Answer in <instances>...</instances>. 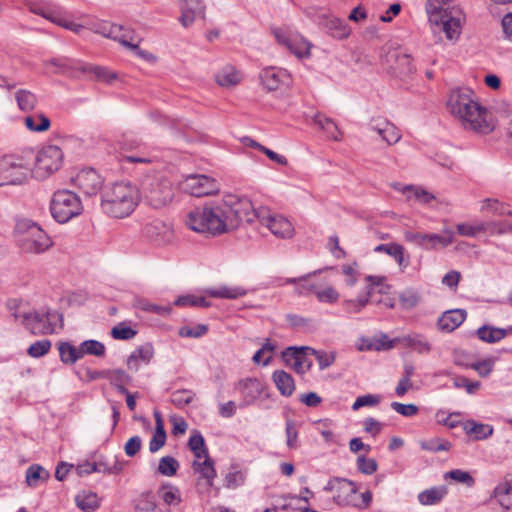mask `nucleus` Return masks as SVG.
Returning a JSON list of instances; mask_svg holds the SVG:
<instances>
[{
	"label": "nucleus",
	"instance_id": "obj_1",
	"mask_svg": "<svg viewBox=\"0 0 512 512\" xmlns=\"http://www.w3.org/2000/svg\"><path fill=\"white\" fill-rule=\"evenodd\" d=\"M254 214L249 200L228 195L194 208L187 214L186 225L197 233L217 236L236 229L242 222H252Z\"/></svg>",
	"mask_w": 512,
	"mask_h": 512
},
{
	"label": "nucleus",
	"instance_id": "obj_2",
	"mask_svg": "<svg viewBox=\"0 0 512 512\" xmlns=\"http://www.w3.org/2000/svg\"><path fill=\"white\" fill-rule=\"evenodd\" d=\"M450 113L465 129L488 134L494 129L491 114L475 98L469 88L452 90L447 102Z\"/></svg>",
	"mask_w": 512,
	"mask_h": 512
},
{
	"label": "nucleus",
	"instance_id": "obj_3",
	"mask_svg": "<svg viewBox=\"0 0 512 512\" xmlns=\"http://www.w3.org/2000/svg\"><path fill=\"white\" fill-rule=\"evenodd\" d=\"M141 201L139 188L131 182H116L107 186L101 195L102 211L113 218L130 216Z\"/></svg>",
	"mask_w": 512,
	"mask_h": 512
},
{
	"label": "nucleus",
	"instance_id": "obj_4",
	"mask_svg": "<svg viewBox=\"0 0 512 512\" xmlns=\"http://www.w3.org/2000/svg\"><path fill=\"white\" fill-rule=\"evenodd\" d=\"M426 12L434 33L444 32L449 40L459 38L464 15L454 0H428Z\"/></svg>",
	"mask_w": 512,
	"mask_h": 512
},
{
	"label": "nucleus",
	"instance_id": "obj_5",
	"mask_svg": "<svg viewBox=\"0 0 512 512\" xmlns=\"http://www.w3.org/2000/svg\"><path fill=\"white\" fill-rule=\"evenodd\" d=\"M323 490L333 493V500L339 506H352L363 509L369 507L372 501V493L370 491L358 494L356 484L346 478L333 477L329 479Z\"/></svg>",
	"mask_w": 512,
	"mask_h": 512
},
{
	"label": "nucleus",
	"instance_id": "obj_6",
	"mask_svg": "<svg viewBox=\"0 0 512 512\" xmlns=\"http://www.w3.org/2000/svg\"><path fill=\"white\" fill-rule=\"evenodd\" d=\"M17 242L25 253L40 254L47 251L53 242L48 234L30 219H20L15 226Z\"/></svg>",
	"mask_w": 512,
	"mask_h": 512
},
{
	"label": "nucleus",
	"instance_id": "obj_7",
	"mask_svg": "<svg viewBox=\"0 0 512 512\" xmlns=\"http://www.w3.org/2000/svg\"><path fill=\"white\" fill-rule=\"evenodd\" d=\"M14 317L34 335H47L56 331L57 325L63 326V317L56 311L43 308L39 311L18 312Z\"/></svg>",
	"mask_w": 512,
	"mask_h": 512
},
{
	"label": "nucleus",
	"instance_id": "obj_8",
	"mask_svg": "<svg viewBox=\"0 0 512 512\" xmlns=\"http://www.w3.org/2000/svg\"><path fill=\"white\" fill-rule=\"evenodd\" d=\"M50 210L59 223H66L82 213L80 198L70 190H59L53 194Z\"/></svg>",
	"mask_w": 512,
	"mask_h": 512
},
{
	"label": "nucleus",
	"instance_id": "obj_9",
	"mask_svg": "<svg viewBox=\"0 0 512 512\" xmlns=\"http://www.w3.org/2000/svg\"><path fill=\"white\" fill-rule=\"evenodd\" d=\"M30 175V166L22 157L5 155L0 158V187L22 185Z\"/></svg>",
	"mask_w": 512,
	"mask_h": 512
},
{
	"label": "nucleus",
	"instance_id": "obj_10",
	"mask_svg": "<svg viewBox=\"0 0 512 512\" xmlns=\"http://www.w3.org/2000/svg\"><path fill=\"white\" fill-rule=\"evenodd\" d=\"M64 154L56 145L43 146L35 161L34 174L39 179H45L58 171L63 163Z\"/></svg>",
	"mask_w": 512,
	"mask_h": 512
},
{
	"label": "nucleus",
	"instance_id": "obj_11",
	"mask_svg": "<svg viewBox=\"0 0 512 512\" xmlns=\"http://www.w3.org/2000/svg\"><path fill=\"white\" fill-rule=\"evenodd\" d=\"M273 34L277 43L289 50L298 59L310 58L312 44L298 32L287 28H277L274 29Z\"/></svg>",
	"mask_w": 512,
	"mask_h": 512
},
{
	"label": "nucleus",
	"instance_id": "obj_12",
	"mask_svg": "<svg viewBox=\"0 0 512 512\" xmlns=\"http://www.w3.org/2000/svg\"><path fill=\"white\" fill-rule=\"evenodd\" d=\"M454 235L455 233L451 228H444L441 234L406 231L404 239L424 250H436L451 245L454 241Z\"/></svg>",
	"mask_w": 512,
	"mask_h": 512
},
{
	"label": "nucleus",
	"instance_id": "obj_13",
	"mask_svg": "<svg viewBox=\"0 0 512 512\" xmlns=\"http://www.w3.org/2000/svg\"><path fill=\"white\" fill-rule=\"evenodd\" d=\"M253 211L255 214L252 215V221L254 218H257L260 223L267 227L274 236L279 238H290L293 236L294 227L284 216L272 214L265 208H260L258 210L253 208Z\"/></svg>",
	"mask_w": 512,
	"mask_h": 512
},
{
	"label": "nucleus",
	"instance_id": "obj_14",
	"mask_svg": "<svg viewBox=\"0 0 512 512\" xmlns=\"http://www.w3.org/2000/svg\"><path fill=\"white\" fill-rule=\"evenodd\" d=\"M181 188L192 196L203 197L217 193L220 185L216 179L207 175L191 174L181 182Z\"/></svg>",
	"mask_w": 512,
	"mask_h": 512
},
{
	"label": "nucleus",
	"instance_id": "obj_15",
	"mask_svg": "<svg viewBox=\"0 0 512 512\" xmlns=\"http://www.w3.org/2000/svg\"><path fill=\"white\" fill-rule=\"evenodd\" d=\"M144 192L148 204L157 209L170 203L174 196L172 186L167 180L152 181L144 188Z\"/></svg>",
	"mask_w": 512,
	"mask_h": 512
},
{
	"label": "nucleus",
	"instance_id": "obj_16",
	"mask_svg": "<svg viewBox=\"0 0 512 512\" xmlns=\"http://www.w3.org/2000/svg\"><path fill=\"white\" fill-rule=\"evenodd\" d=\"M311 355V347L290 346L282 352V359L286 366L298 374H305L312 367V361L308 358Z\"/></svg>",
	"mask_w": 512,
	"mask_h": 512
},
{
	"label": "nucleus",
	"instance_id": "obj_17",
	"mask_svg": "<svg viewBox=\"0 0 512 512\" xmlns=\"http://www.w3.org/2000/svg\"><path fill=\"white\" fill-rule=\"evenodd\" d=\"M234 388L241 395L240 408H246L253 405L261 397L265 386L257 378H245L240 379Z\"/></svg>",
	"mask_w": 512,
	"mask_h": 512
},
{
	"label": "nucleus",
	"instance_id": "obj_18",
	"mask_svg": "<svg viewBox=\"0 0 512 512\" xmlns=\"http://www.w3.org/2000/svg\"><path fill=\"white\" fill-rule=\"evenodd\" d=\"M74 185L85 195H96L103 186V179L93 168H86L73 178Z\"/></svg>",
	"mask_w": 512,
	"mask_h": 512
},
{
	"label": "nucleus",
	"instance_id": "obj_19",
	"mask_svg": "<svg viewBox=\"0 0 512 512\" xmlns=\"http://www.w3.org/2000/svg\"><path fill=\"white\" fill-rule=\"evenodd\" d=\"M142 235L159 245L167 244L173 240L172 227L162 220L155 219L144 224Z\"/></svg>",
	"mask_w": 512,
	"mask_h": 512
},
{
	"label": "nucleus",
	"instance_id": "obj_20",
	"mask_svg": "<svg viewBox=\"0 0 512 512\" xmlns=\"http://www.w3.org/2000/svg\"><path fill=\"white\" fill-rule=\"evenodd\" d=\"M260 80L262 86L268 91H275L282 87L289 86L291 76L289 72L282 68L268 67L261 71Z\"/></svg>",
	"mask_w": 512,
	"mask_h": 512
},
{
	"label": "nucleus",
	"instance_id": "obj_21",
	"mask_svg": "<svg viewBox=\"0 0 512 512\" xmlns=\"http://www.w3.org/2000/svg\"><path fill=\"white\" fill-rule=\"evenodd\" d=\"M181 15L179 17L180 24L187 28L190 27L198 18L205 15L206 6L203 0H194L189 3L179 4Z\"/></svg>",
	"mask_w": 512,
	"mask_h": 512
},
{
	"label": "nucleus",
	"instance_id": "obj_22",
	"mask_svg": "<svg viewBox=\"0 0 512 512\" xmlns=\"http://www.w3.org/2000/svg\"><path fill=\"white\" fill-rule=\"evenodd\" d=\"M386 61L388 63L392 61L394 62L391 65V68L393 69L394 73L399 77L409 75L414 70L411 57L398 49L390 51L389 54L387 55Z\"/></svg>",
	"mask_w": 512,
	"mask_h": 512
},
{
	"label": "nucleus",
	"instance_id": "obj_23",
	"mask_svg": "<svg viewBox=\"0 0 512 512\" xmlns=\"http://www.w3.org/2000/svg\"><path fill=\"white\" fill-rule=\"evenodd\" d=\"M154 356L152 344L145 343L135 349L127 358L126 365L131 371H138L141 364H149Z\"/></svg>",
	"mask_w": 512,
	"mask_h": 512
},
{
	"label": "nucleus",
	"instance_id": "obj_24",
	"mask_svg": "<svg viewBox=\"0 0 512 512\" xmlns=\"http://www.w3.org/2000/svg\"><path fill=\"white\" fill-rule=\"evenodd\" d=\"M466 316L467 313L463 309L448 310L438 319L437 326L443 332H452L465 321Z\"/></svg>",
	"mask_w": 512,
	"mask_h": 512
},
{
	"label": "nucleus",
	"instance_id": "obj_25",
	"mask_svg": "<svg viewBox=\"0 0 512 512\" xmlns=\"http://www.w3.org/2000/svg\"><path fill=\"white\" fill-rule=\"evenodd\" d=\"M398 344L404 348H411L419 354H427L432 346L426 337L419 333H410L396 338Z\"/></svg>",
	"mask_w": 512,
	"mask_h": 512
},
{
	"label": "nucleus",
	"instance_id": "obj_26",
	"mask_svg": "<svg viewBox=\"0 0 512 512\" xmlns=\"http://www.w3.org/2000/svg\"><path fill=\"white\" fill-rule=\"evenodd\" d=\"M205 293L212 298L234 300L245 296L247 290L241 286L220 285L205 289Z\"/></svg>",
	"mask_w": 512,
	"mask_h": 512
},
{
	"label": "nucleus",
	"instance_id": "obj_27",
	"mask_svg": "<svg viewBox=\"0 0 512 512\" xmlns=\"http://www.w3.org/2000/svg\"><path fill=\"white\" fill-rule=\"evenodd\" d=\"M153 416L155 419V431L149 442V451L156 453L165 445L167 436L161 413L158 410H154Z\"/></svg>",
	"mask_w": 512,
	"mask_h": 512
},
{
	"label": "nucleus",
	"instance_id": "obj_28",
	"mask_svg": "<svg viewBox=\"0 0 512 512\" xmlns=\"http://www.w3.org/2000/svg\"><path fill=\"white\" fill-rule=\"evenodd\" d=\"M97 375L107 379L120 393H126L125 385L131 381V377L122 369L98 371Z\"/></svg>",
	"mask_w": 512,
	"mask_h": 512
},
{
	"label": "nucleus",
	"instance_id": "obj_29",
	"mask_svg": "<svg viewBox=\"0 0 512 512\" xmlns=\"http://www.w3.org/2000/svg\"><path fill=\"white\" fill-rule=\"evenodd\" d=\"M366 280L369 284L366 287L365 293L360 295L356 300H348L345 302L352 312H360L361 309L368 304L369 298L373 293L374 286L380 285L382 279L380 277L367 276Z\"/></svg>",
	"mask_w": 512,
	"mask_h": 512
},
{
	"label": "nucleus",
	"instance_id": "obj_30",
	"mask_svg": "<svg viewBox=\"0 0 512 512\" xmlns=\"http://www.w3.org/2000/svg\"><path fill=\"white\" fill-rule=\"evenodd\" d=\"M377 253L383 252L394 258L396 263L402 267L407 268L409 261L405 258L404 247L397 243L380 244L374 248Z\"/></svg>",
	"mask_w": 512,
	"mask_h": 512
},
{
	"label": "nucleus",
	"instance_id": "obj_31",
	"mask_svg": "<svg viewBox=\"0 0 512 512\" xmlns=\"http://www.w3.org/2000/svg\"><path fill=\"white\" fill-rule=\"evenodd\" d=\"M273 381L283 396H291L295 390V383L290 374L284 370H277L273 373Z\"/></svg>",
	"mask_w": 512,
	"mask_h": 512
},
{
	"label": "nucleus",
	"instance_id": "obj_32",
	"mask_svg": "<svg viewBox=\"0 0 512 512\" xmlns=\"http://www.w3.org/2000/svg\"><path fill=\"white\" fill-rule=\"evenodd\" d=\"M47 68H52L53 73L68 74L72 70H80L81 64L68 58H53L44 62Z\"/></svg>",
	"mask_w": 512,
	"mask_h": 512
},
{
	"label": "nucleus",
	"instance_id": "obj_33",
	"mask_svg": "<svg viewBox=\"0 0 512 512\" xmlns=\"http://www.w3.org/2000/svg\"><path fill=\"white\" fill-rule=\"evenodd\" d=\"M216 82L222 87H232L241 81L239 72L230 65L220 69L215 75Z\"/></svg>",
	"mask_w": 512,
	"mask_h": 512
},
{
	"label": "nucleus",
	"instance_id": "obj_34",
	"mask_svg": "<svg viewBox=\"0 0 512 512\" xmlns=\"http://www.w3.org/2000/svg\"><path fill=\"white\" fill-rule=\"evenodd\" d=\"M463 429L468 435H473L476 440L487 439L493 434V427L489 424L478 423L474 420L466 421Z\"/></svg>",
	"mask_w": 512,
	"mask_h": 512
},
{
	"label": "nucleus",
	"instance_id": "obj_35",
	"mask_svg": "<svg viewBox=\"0 0 512 512\" xmlns=\"http://www.w3.org/2000/svg\"><path fill=\"white\" fill-rule=\"evenodd\" d=\"M25 476L29 487H37L40 483L49 479L50 473L41 465L33 464L27 468Z\"/></svg>",
	"mask_w": 512,
	"mask_h": 512
},
{
	"label": "nucleus",
	"instance_id": "obj_36",
	"mask_svg": "<svg viewBox=\"0 0 512 512\" xmlns=\"http://www.w3.org/2000/svg\"><path fill=\"white\" fill-rule=\"evenodd\" d=\"M313 122L327 134L328 138L335 141L341 139V132L332 119L322 114H316L313 118Z\"/></svg>",
	"mask_w": 512,
	"mask_h": 512
},
{
	"label": "nucleus",
	"instance_id": "obj_37",
	"mask_svg": "<svg viewBox=\"0 0 512 512\" xmlns=\"http://www.w3.org/2000/svg\"><path fill=\"white\" fill-rule=\"evenodd\" d=\"M372 130L376 131L383 141L389 145L397 143L401 135L398 129L390 122L384 121L382 125H375L371 127Z\"/></svg>",
	"mask_w": 512,
	"mask_h": 512
},
{
	"label": "nucleus",
	"instance_id": "obj_38",
	"mask_svg": "<svg viewBox=\"0 0 512 512\" xmlns=\"http://www.w3.org/2000/svg\"><path fill=\"white\" fill-rule=\"evenodd\" d=\"M81 71L92 74L97 80L112 83L117 78V74L105 67L91 64H81Z\"/></svg>",
	"mask_w": 512,
	"mask_h": 512
},
{
	"label": "nucleus",
	"instance_id": "obj_39",
	"mask_svg": "<svg viewBox=\"0 0 512 512\" xmlns=\"http://www.w3.org/2000/svg\"><path fill=\"white\" fill-rule=\"evenodd\" d=\"M393 187L407 195L408 198L414 197L421 203H429L434 199V196L429 192L412 185L402 187L400 184H394Z\"/></svg>",
	"mask_w": 512,
	"mask_h": 512
},
{
	"label": "nucleus",
	"instance_id": "obj_40",
	"mask_svg": "<svg viewBox=\"0 0 512 512\" xmlns=\"http://www.w3.org/2000/svg\"><path fill=\"white\" fill-rule=\"evenodd\" d=\"M76 505L84 512H93L99 507V499L96 493L85 492L79 493L75 497Z\"/></svg>",
	"mask_w": 512,
	"mask_h": 512
},
{
	"label": "nucleus",
	"instance_id": "obj_41",
	"mask_svg": "<svg viewBox=\"0 0 512 512\" xmlns=\"http://www.w3.org/2000/svg\"><path fill=\"white\" fill-rule=\"evenodd\" d=\"M284 284H295V293L299 296L315 294L317 284L309 282L307 276L299 278H287Z\"/></svg>",
	"mask_w": 512,
	"mask_h": 512
},
{
	"label": "nucleus",
	"instance_id": "obj_42",
	"mask_svg": "<svg viewBox=\"0 0 512 512\" xmlns=\"http://www.w3.org/2000/svg\"><path fill=\"white\" fill-rule=\"evenodd\" d=\"M506 330L484 325L477 330L480 340L487 343H496L506 336Z\"/></svg>",
	"mask_w": 512,
	"mask_h": 512
},
{
	"label": "nucleus",
	"instance_id": "obj_43",
	"mask_svg": "<svg viewBox=\"0 0 512 512\" xmlns=\"http://www.w3.org/2000/svg\"><path fill=\"white\" fill-rule=\"evenodd\" d=\"M193 467L196 472L200 473L207 480L208 485L212 486L213 480L216 477L214 461L210 457H206L203 462L194 461Z\"/></svg>",
	"mask_w": 512,
	"mask_h": 512
},
{
	"label": "nucleus",
	"instance_id": "obj_44",
	"mask_svg": "<svg viewBox=\"0 0 512 512\" xmlns=\"http://www.w3.org/2000/svg\"><path fill=\"white\" fill-rule=\"evenodd\" d=\"M26 127L33 132L46 131L50 127V120L44 114L29 115L24 118Z\"/></svg>",
	"mask_w": 512,
	"mask_h": 512
},
{
	"label": "nucleus",
	"instance_id": "obj_45",
	"mask_svg": "<svg viewBox=\"0 0 512 512\" xmlns=\"http://www.w3.org/2000/svg\"><path fill=\"white\" fill-rule=\"evenodd\" d=\"M327 26L332 36L338 39L347 38L351 33L350 27L347 25L346 21L339 18L329 19Z\"/></svg>",
	"mask_w": 512,
	"mask_h": 512
},
{
	"label": "nucleus",
	"instance_id": "obj_46",
	"mask_svg": "<svg viewBox=\"0 0 512 512\" xmlns=\"http://www.w3.org/2000/svg\"><path fill=\"white\" fill-rule=\"evenodd\" d=\"M315 296L317 300L321 303L333 304L339 300L340 294L334 287L330 285H317V288L315 290Z\"/></svg>",
	"mask_w": 512,
	"mask_h": 512
},
{
	"label": "nucleus",
	"instance_id": "obj_47",
	"mask_svg": "<svg viewBox=\"0 0 512 512\" xmlns=\"http://www.w3.org/2000/svg\"><path fill=\"white\" fill-rule=\"evenodd\" d=\"M15 98H16L18 107L22 111H25V112L32 110L36 106V103H37L36 96L32 92H30L28 90H24V89L18 90L15 93Z\"/></svg>",
	"mask_w": 512,
	"mask_h": 512
},
{
	"label": "nucleus",
	"instance_id": "obj_48",
	"mask_svg": "<svg viewBox=\"0 0 512 512\" xmlns=\"http://www.w3.org/2000/svg\"><path fill=\"white\" fill-rule=\"evenodd\" d=\"M446 494V490L444 488H431L425 491H422L418 495V500L422 505H433L441 501V499Z\"/></svg>",
	"mask_w": 512,
	"mask_h": 512
},
{
	"label": "nucleus",
	"instance_id": "obj_49",
	"mask_svg": "<svg viewBox=\"0 0 512 512\" xmlns=\"http://www.w3.org/2000/svg\"><path fill=\"white\" fill-rule=\"evenodd\" d=\"M175 305L180 307H210L211 303L201 295L188 294L179 296L175 300Z\"/></svg>",
	"mask_w": 512,
	"mask_h": 512
},
{
	"label": "nucleus",
	"instance_id": "obj_50",
	"mask_svg": "<svg viewBox=\"0 0 512 512\" xmlns=\"http://www.w3.org/2000/svg\"><path fill=\"white\" fill-rule=\"evenodd\" d=\"M59 353L60 358L64 363L73 364L82 358L80 347L76 348L67 342L61 343L59 345Z\"/></svg>",
	"mask_w": 512,
	"mask_h": 512
},
{
	"label": "nucleus",
	"instance_id": "obj_51",
	"mask_svg": "<svg viewBox=\"0 0 512 512\" xmlns=\"http://www.w3.org/2000/svg\"><path fill=\"white\" fill-rule=\"evenodd\" d=\"M482 212L491 213L494 215H511L512 212L506 209V206L503 203H500L497 199L494 198H486L481 202Z\"/></svg>",
	"mask_w": 512,
	"mask_h": 512
},
{
	"label": "nucleus",
	"instance_id": "obj_52",
	"mask_svg": "<svg viewBox=\"0 0 512 512\" xmlns=\"http://www.w3.org/2000/svg\"><path fill=\"white\" fill-rule=\"evenodd\" d=\"M136 512H162L151 493H143L137 500Z\"/></svg>",
	"mask_w": 512,
	"mask_h": 512
},
{
	"label": "nucleus",
	"instance_id": "obj_53",
	"mask_svg": "<svg viewBox=\"0 0 512 512\" xmlns=\"http://www.w3.org/2000/svg\"><path fill=\"white\" fill-rule=\"evenodd\" d=\"M457 233L461 236L466 237H475L479 233L484 232L488 229V224L486 223H459L456 225Z\"/></svg>",
	"mask_w": 512,
	"mask_h": 512
},
{
	"label": "nucleus",
	"instance_id": "obj_54",
	"mask_svg": "<svg viewBox=\"0 0 512 512\" xmlns=\"http://www.w3.org/2000/svg\"><path fill=\"white\" fill-rule=\"evenodd\" d=\"M179 468V462L172 456H164L159 460L158 472L164 476H174Z\"/></svg>",
	"mask_w": 512,
	"mask_h": 512
},
{
	"label": "nucleus",
	"instance_id": "obj_55",
	"mask_svg": "<svg viewBox=\"0 0 512 512\" xmlns=\"http://www.w3.org/2000/svg\"><path fill=\"white\" fill-rule=\"evenodd\" d=\"M80 351L82 357L86 354L101 357L105 354V346L97 340H86L81 343Z\"/></svg>",
	"mask_w": 512,
	"mask_h": 512
},
{
	"label": "nucleus",
	"instance_id": "obj_56",
	"mask_svg": "<svg viewBox=\"0 0 512 512\" xmlns=\"http://www.w3.org/2000/svg\"><path fill=\"white\" fill-rule=\"evenodd\" d=\"M274 349L275 346L270 342L269 339H267L263 346L254 354V363H262L264 366L268 365L272 360V353Z\"/></svg>",
	"mask_w": 512,
	"mask_h": 512
},
{
	"label": "nucleus",
	"instance_id": "obj_57",
	"mask_svg": "<svg viewBox=\"0 0 512 512\" xmlns=\"http://www.w3.org/2000/svg\"><path fill=\"white\" fill-rule=\"evenodd\" d=\"M398 344L396 341V338L389 339V337L386 334H380L379 336H376L373 338L372 342L368 345V349H373L377 351H387L394 348V346Z\"/></svg>",
	"mask_w": 512,
	"mask_h": 512
},
{
	"label": "nucleus",
	"instance_id": "obj_58",
	"mask_svg": "<svg viewBox=\"0 0 512 512\" xmlns=\"http://www.w3.org/2000/svg\"><path fill=\"white\" fill-rule=\"evenodd\" d=\"M96 467L101 468V470H97L99 473L117 474L123 470L124 465L116 458L113 459L112 463L106 458H101L96 462Z\"/></svg>",
	"mask_w": 512,
	"mask_h": 512
},
{
	"label": "nucleus",
	"instance_id": "obj_59",
	"mask_svg": "<svg viewBox=\"0 0 512 512\" xmlns=\"http://www.w3.org/2000/svg\"><path fill=\"white\" fill-rule=\"evenodd\" d=\"M111 336L117 340H130L133 339L137 331L125 323H119L111 329Z\"/></svg>",
	"mask_w": 512,
	"mask_h": 512
},
{
	"label": "nucleus",
	"instance_id": "obj_60",
	"mask_svg": "<svg viewBox=\"0 0 512 512\" xmlns=\"http://www.w3.org/2000/svg\"><path fill=\"white\" fill-rule=\"evenodd\" d=\"M135 306H136V308H138L142 311L154 313V314H158V315H167L171 311V308L168 306H159L157 304L150 303L143 299L137 300L135 302Z\"/></svg>",
	"mask_w": 512,
	"mask_h": 512
},
{
	"label": "nucleus",
	"instance_id": "obj_61",
	"mask_svg": "<svg viewBox=\"0 0 512 512\" xmlns=\"http://www.w3.org/2000/svg\"><path fill=\"white\" fill-rule=\"evenodd\" d=\"M494 497L504 510L512 508V495L506 486H498L494 490Z\"/></svg>",
	"mask_w": 512,
	"mask_h": 512
},
{
	"label": "nucleus",
	"instance_id": "obj_62",
	"mask_svg": "<svg viewBox=\"0 0 512 512\" xmlns=\"http://www.w3.org/2000/svg\"><path fill=\"white\" fill-rule=\"evenodd\" d=\"M195 397V394L191 390H177L171 395V402L176 407L182 408L190 404Z\"/></svg>",
	"mask_w": 512,
	"mask_h": 512
},
{
	"label": "nucleus",
	"instance_id": "obj_63",
	"mask_svg": "<svg viewBox=\"0 0 512 512\" xmlns=\"http://www.w3.org/2000/svg\"><path fill=\"white\" fill-rule=\"evenodd\" d=\"M51 348V341L47 339L39 340L31 344L27 350L29 356L39 358L46 355Z\"/></svg>",
	"mask_w": 512,
	"mask_h": 512
},
{
	"label": "nucleus",
	"instance_id": "obj_64",
	"mask_svg": "<svg viewBox=\"0 0 512 512\" xmlns=\"http://www.w3.org/2000/svg\"><path fill=\"white\" fill-rule=\"evenodd\" d=\"M452 445L448 440L435 438L421 443V448L430 452L449 451Z\"/></svg>",
	"mask_w": 512,
	"mask_h": 512
}]
</instances>
